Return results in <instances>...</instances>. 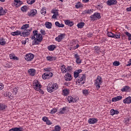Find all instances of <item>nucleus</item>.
I'll return each mask as SVG.
<instances>
[{
    "mask_svg": "<svg viewBox=\"0 0 131 131\" xmlns=\"http://www.w3.org/2000/svg\"><path fill=\"white\" fill-rule=\"evenodd\" d=\"M51 70H52L51 68H47L44 69V71L46 73H43L42 75V78L43 79H49V78H51V77H53V73L51 72Z\"/></svg>",
    "mask_w": 131,
    "mask_h": 131,
    "instance_id": "f257e3e1",
    "label": "nucleus"
},
{
    "mask_svg": "<svg viewBox=\"0 0 131 131\" xmlns=\"http://www.w3.org/2000/svg\"><path fill=\"white\" fill-rule=\"evenodd\" d=\"M42 35L39 33L35 39H34L32 41V46H36L39 45V42H41L42 41Z\"/></svg>",
    "mask_w": 131,
    "mask_h": 131,
    "instance_id": "f03ea898",
    "label": "nucleus"
},
{
    "mask_svg": "<svg viewBox=\"0 0 131 131\" xmlns=\"http://www.w3.org/2000/svg\"><path fill=\"white\" fill-rule=\"evenodd\" d=\"M58 89V84L56 83H54L53 84H49L47 86V91L49 93H53L54 91H56Z\"/></svg>",
    "mask_w": 131,
    "mask_h": 131,
    "instance_id": "7ed1b4c3",
    "label": "nucleus"
},
{
    "mask_svg": "<svg viewBox=\"0 0 131 131\" xmlns=\"http://www.w3.org/2000/svg\"><path fill=\"white\" fill-rule=\"evenodd\" d=\"M101 84H102V77H101V76H98L95 82L96 88L97 90H100V88H101Z\"/></svg>",
    "mask_w": 131,
    "mask_h": 131,
    "instance_id": "20e7f679",
    "label": "nucleus"
},
{
    "mask_svg": "<svg viewBox=\"0 0 131 131\" xmlns=\"http://www.w3.org/2000/svg\"><path fill=\"white\" fill-rule=\"evenodd\" d=\"M78 77V83H80L81 82L82 84H84V83H85V74L79 75Z\"/></svg>",
    "mask_w": 131,
    "mask_h": 131,
    "instance_id": "39448f33",
    "label": "nucleus"
},
{
    "mask_svg": "<svg viewBox=\"0 0 131 131\" xmlns=\"http://www.w3.org/2000/svg\"><path fill=\"white\" fill-rule=\"evenodd\" d=\"M40 84H39V82L37 80H35L34 82H33V86L34 89V90H36V91H38L39 89H40Z\"/></svg>",
    "mask_w": 131,
    "mask_h": 131,
    "instance_id": "423d86ee",
    "label": "nucleus"
},
{
    "mask_svg": "<svg viewBox=\"0 0 131 131\" xmlns=\"http://www.w3.org/2000/svg\"><path fill=\"white\" fill-rule=\"evenodd\" d=\"M34 58V55H33V54H32V53L27 54L25 56V60H26V61H32Z\"/></svg>",
    "mask_w": 131,
    "mask_h": 131,
    "instance_id": "0eeeda50",
    "label": "nucleus"
},
{
    "mask_svg": "<svg viewBox=\"0 0 131 131\" xmlns=\"http://www.w3.org/2000/svg\"><path fill=\"white\" fill-rule=\"evenodd\" d=\"M65 34H61L60 35H58V37L55 38V40L60 42L65 37Z\"/></svg>",
    "mask_w": 131,
    "mask_h": 131,
    "instance_id": "6e6552de",
    "label": "nucleus"
},
{
    "mask_svg": "<svg viewBox=\"0 0 131 131\" xmlns=\"http://www.w3.org/2000/svg\"><path fill=\"white\" fill-rule=\"evenodd\" d=\"M37 13V10L36 9H32L30 11V12L28 13V16H31V17H33V16H35Z\"/></svg>",
    "mask_w": 131,
    "mask_h": 131,
    "instance_id": "1a4fd4ad",
    "label": "nucleus"
},
{
    "mask_svg": "<svg viewBox=\"0 0 131 131\" xmlns=\"http://www.w3.org/2000/svg\"><path fill=\"white\" fill-rule=\"evenodd\" d=\"M106 3L108 6H113V5H116L117 4V1L108 0Z\"/></svg>",
    "mask_w": 131,
    "mask_h": 131,
    "instance_id": "9d476101",
    "label": "nucleus"
},
{
    "mask_svg": "<svg viewBox=\"0 0 131 131\" xmlns=\"http://www.w3.org/2000/svg\"><path fill=\"white\" fill-rule=\"evenodd\" d=\"M64 23L66 25H68L70 27H72V26L74 25V23L70 21L69 19L65 20Z\"/></svg>",
    "mask_w": 131,
    "mask_h": 131,
    "instance_id": "9b49d317",
    "label": "nucleus"
},
{
    "mask_svg": "<svg viewBox=\"0 0 131 131\" xmlns=\"http://www.w3.org/2000/svg\"><path fill=\"white\" fill-rule=\"evenodd\" d=\"M33 34L31 35V39H35V36L36 37L38 34V31L37 30H34L33 31Z\"/></svg>",
    "mask_w": 131,
    "mask_h": 131,
    "instance_id": "f8f14e48",
    "label": "nucleus"
},
{
    "mask_svg": "<svg viewBox=\"0 0 131 131\" xmlns=\"http://www.w3.org/2000/svg\"><path fill=\"white\" fill-rule=\"evenodd\" d=\"M101 48H100L99 46H95L94 47V52L95 54H98V55H100L101 54Z\"/></svg>",
    "mask_w": 131,
    "mask_h": 131,
    "instance_id": "ddd939ff",
    "label": "nucleus"
},
{
    "mask_svg": "<svg viewBox=\"0 0 131 131\" xmlns=\"http://www.w3.org/2000/svg\"><path fill=\"white\" fill-rule=\"evenodd\" d=\"M97 121H98V119H97L96 118H90L88 120V122L90 124H94V123H96V122H97Z\"/></svg>",
    "mask_w": 131,
    "mask_h": 131,
    "instance_id": "4468645a",
    "label": "nucleus"
},
{
    "mask_svg": "<svg viewBox=\"0 0 131 131\" xmlns=\"http://www.w3.org/2000/svg\"><path fill=\"white\" fill-rule=\"evenodd\" d=\"M28 35H30V32H28V30H26L25 32L20 33V36H23V37L28 36Z\"/></svg>",
    "mask_w": 131,
    "mask_h": 131,
    "instance_id": "2eb2a0df",
    "label": "nucleus"
},
{
    "mask_svg": "<svg viewBox=\"0 0 131 131\" xmlns=\"http://www.w3.org/2000/svg\"><path fill=\"white\" fill-rule=\"evenodd\" d=\"M124 104H130L131 103V97L129 96L128 97L126 98L123 101Z\"/></svg>",
    "mask_w": 131,
    "mask_h": 131,
    "instance_id": "dca6fc26",
    "label": "nucleus"
},
{
    "mask_svg": "<svg viewBox=\"0 0 131 131\" xmlns=\"http://www.w3.org/2000/svg\"><path fill=\"white\" fill-rule=\"evenodd\" d=\"M36 70L34 69H31L28 70V72L30 75L32 76H34L35 75Z\"/></svg>",
    "mask_w": 131,
    "mask_h": 131,
    "instance_id": "f3484780",
    "label": "nucleus"
},
{
    "mask_svg": "<svg viewBox=\"0 0 131 131\" xmlns=\"http://www.w3.org/2000/svg\"><path fill=\"white\" fill-rule=\"evenodd\" d=\"M122 99V96H118L116 97H114L112 98V102H117V101H120Z\"/></svg>",
    "mask_w": 131,
    "mask_h": 131,
    "instance_id": "a211bd4d",
    "label": "nucleus"
},
{
    "mask_svg": "<svg viewBox=\"0 0 131 131\" xmlns=\"http://www.w3.org/2000/svg\"><path fill=\"white\" fill-rule=\"evenodd\" d=\"M111 115H112V116H113V115H117V114H119V111H118V110H115L114 109H112L111 110Z\"/></svg>",
    "mask_w": 131,
    "mask_h": 131,
    "instance_id": "6ab92c4d",
    "label": "nucleus"
},
{
    "mask_svg": "<svg viewBox=\"0 0 131 131\" xmlns=\"http://www.w3.org/2000/svg\"><path fill=\"white\" fill-rule=\"evenodd\" d=\"M6 13L7 10H5L3 7H0V16H3V15H5Z\"/></svg>",
    "mask_w": 131,
    "mask_h": 131,
    "instance_id": "aec40b11",
    "label": "nucleus"
},
{
    "mask_svg": "<svg viewBox=\"0 0 131 131\" xmlns=\"http://www.w3.org/2000/svg\"><path fill=\"white\" fill-rule=\"evenodd\" d=\"M11 35H13V36H15L16 35H20L21 36V32L20 31H16L15 32H13L11 33Z\"/></svg>",
    "mask_w": 131,
    "mask_h": 131,
    "instance_id": "412c9836",
    "label": "nucleus"
},
{
    "mask_svg": "<svg viewBox=\"0 0 131 131\" xmlns=\"http://www.w3.org/2000/svg\"><path fill=\"white\" fill-rule=\"evenodd\" d=\"M129 89H130L129 86L126 85L122 89L121 91H122V92H129Z\"/></svg>",
    "mask_w": 131,
    "mask_h": 131,
    "instance_id": "4be33fe9",
    "label": "nucleus"
},
{
    "mask_svg": "<svg viewBox=\"0 0 131 131\" xmlns=\"http://www.w3.org/2000/svg\"><path fill=\"white\" fill-rule=\"evenodd\" d=\"M9 131H22V128L20 127H13L9 129Z\"/></svg>",
    "mask_w": 131,
    "mask_h": 131,
    "instance_id": "5701e85b",
    "label": "nucleus"
},
{
    "mask_svg": "<svg viewBox=\"0 0 131 131\" xmlns=\"http://www.w3.org/2000/svg\"><path fill=\"white\" fill-rule=\"evenodd\" d=\"M15 3H16V7H20L21 5L23 4V2L20 1V0H14Z\"/></svg>",
    "mask_w": 131,
    "mask_h": 131,
    "instance_id": "b1692460",
    "label": "nucleus"
},
{
    "mask_svg": "<svg viewBox=\"0 0 131 131\" xmlns=\"http://www.w3.org/2000/svg\"><path fill=\"white\" fill-rule=\"evenodd\" d=\"M57 47L54 45H52L48 47V49L49 51H54V50H55V49Z\"/></svg>",
    "mask_w": 131,
    "mask_h": 131,
    "instance_id": "393cba45",
    "label": "nucleus"
},
{
    "mask_svg": "<svg viewBox=\"0 0 131 131\" xmlns=\"http://www.w3.org/2000/svg\"><path fill=\"white\" fill-rule=\"evenodd\" d=\"M45 26L46 28H48V29H51V28H52V23L49 21H47L45 24Z\"/></svg>",
    "mask_w": 131,
    "mask_h": 131,
    "instance_id": "a878e982",
    "label": "nucleus"
},
{
    "mask_svg": "<svg viewBox=\"0 0 131 131\" xmlns=\"http://www.w3.org/2000/svg\"><path fill=\"white\" fill-rule=\"evenodd\" d=\"M68 101L70 103H75L76 102V100H73V97L72 96H69L68 98Z\"/></svg>",
    "mask_w": 131,
    "mask_h": 131,
    "instance_id": "bb28decb",
    "label": "nucleus"
},
{
    "mask_svg": "<svg viewBox=\"0 0 131 131\" xmlns=\"http://www.w3.org/2000/svg\"><path fill=\"white\" fill-rule=\"evenodd\" d=\"M55 25L57 27L63 28V27H64L65 25L63 24H60L59 21L55 22Z\"/></svg>",
    "mask_w": 131,
    "mask_h": 131,
    "instance_id": "cd10ccee",
    "label": "nucleus"
},
{
    "mask_svg": "<svg viewBox=\"0 0 131 131\" xmlns=\"http://www.w3.org/2000/svg\"><path fill=\"white\" fill-rule=\"evenodd\" d=\"M27 28H29V24L24 25L20 28L21 30H26Z\"/></svg>",
    "mask_w": 131,
    "mask_h": 131,
    "instance_id": "c85d7f7f",
    "label": "nucleus"
},
{
    "mask_svg": "<svg viewBox=\"0 0 131 131\" xmlns=\"http://www.w3.org/2000/svg\"><path fill=\"white\" fill-rule=\"evenodd\" d=\"M6 43H7V42L5 41V39H4V38H0L1 46H5Z\"/></svg>",
    "mask_w": 131,
    "mask_h": 131,
    "instance_id": "c756f323",
    "label": "nucleus"
},
{
    "mask_svg": "<svg viewBox=\"0 0 131 131\" xmlns=\"http://www.w3.org/2000/svg\"><path fill=\"white\" fill-rule=\"evenodd\" d=\"M63 96H68L69 95V90L64 89L62 91Z\"/></svg>",
    "mask_w": 131,
    "mask_h": 131,
    "instance_id": "7c9ffc66",
    "label": "nucleus"
},
{
    "mask_svg": "<svg viewBox=\"0 0 131 131\" xmlns=\"http://www.w3.org/2000/svg\"><path fill=\"white\" fill-rule=\"evenodd\" d=\"M4 96L5 97H7L8 98H11V97H12V98H13L12 93H10V92H6L4 93Z\"/></svg>",
    "mask_w": 131,
    "mask_h": 131,
    "instance_id": "2f4dec72",
    "label": "nucleus"
},
{
    "mask_svg": "<svg viewBox=\"0 0 131 131\" xmlns=\"http://www.w3.org/2000/svg\"><path fill=\"white\" fill-rule=\"evenodd\" d=\"M84 25H85L84 23L81 22V23H78L77 24V26L79 28H83V26H84Z\"/></svg>",
    "mask_w": 131,
    "mask_h": 131,
    "instance_id": "473e14b6",
    "label": "nucleus"
},
{
    "mask_svg": "<svg viewBox=\"0 0 131 131\" xmlns=\"http://www.w3.org/2000/svg\"><path fill=\"white\" fill-rule=\"evenodd\" d=\"M94 15L95 16V18L97 19H101V14L100 13L95 12Z\"/></svg>",
    "mask_w": 131,
    "mask_h": 131,
    "instance_id": "72a5a7b5",
    "label": "nucleus"
},
{
    "mask_svg": "<svg viewBox=\"0 0 131 131\" xmlns=\"http://www.w3.org/2000/svg\"><path fill=\"white\" fill-rule=\"evenodd\" d=\"M60 69L62 73H66V71L67 70H66V68H65V66L64 65L61 66Z\"/></svg>",
    "mask_w": 131,
    "mask_h": 131,
    "instance_id": "f704fd0d",
    "label": "nucleus"
},
{
    "mask_svg": "<svg viewBox=\"0 0 131 131\" xmlns=\"http://www.w3.org/2000/svg\"><path fill=\"white\" fill-rule=\"evenodd\" d=\"M93 9H90V10H85L83 12L84 14H92L93 13Z\"/></svg>",
    "mask_w": 131,
    "mask_h": 131,
    "instance_id": "c9c22d12",
    "label": "nucleus"
},
{
    "mask_svg": "<svg viewBox=\"0 0 131 131\" xmlns=\"http://www.w3.org/2000/svg\"><path fill=\"white\" fill-rule=\"evenodd\" d=\"M107 35L108 36V37H113V38L114 37V34L111 32H108Z\"/></svg>",
    "mask_w": 131,
    "mask_h": 131,
    "instance_id": "e433bc0d",
    "label": "nucleus"
},
{
    "mask_svg": "<svg viewBox=\"0 0 131 131\" xmlns=\"http://www.w3.org/2000/svg\"><path fill=\"white\" fill-rule=\"evenodd\" d=\"M82 93H83V95H85V96H88V95H89V94H90V91H89V90H88L86 89H85L82 91Z\"/></svg>",
    "mask_w": 131,
    "mask_h": 131,
    "instance_id": "4c0bfd02",
    "label": "nucleus"
},
{
    "mask_svg": "<svg viewBox=\"0 0 131 131\" xmlns=\"http://www.w3.org/2000/svg\"><path fill=\"white\" fill-rule=\"evenodd\" d=\"M6 105L2 103L0 104V110H5V109H6Z\"/></svg>",
    "mask_w": 131,
    "mask_h": 131,
    "instance_id": "58836bf2",
    "label": "nucleus"
},
{
    "mask_svg": "<svg viewBox=\"0 0 131 131\" xmlns=\"http://www.w3.org/2000/svg\"><path fill=\"white\" fill-rule=\"evenodd\" d=\"M90 20L91 21H96V20H97V19L96 18V16H95L94 14L91 15L90 17Z\"/></svg>",
    "mask_w": 131,
    "mask_h": 131,
    "instance_id": "ea45409f",
    "label": "nucleus"
},
{
    "mask_svg": "<svg viewBox=\"0 0 131 131\" xmlns=\"http://www.w3.org/2000/svg\"><path fill=\"white\" fill-rule=\"evenodd\" d=\"M22 12H27V6H24L21 8Z\"/></svg>",
    "mask_w": 131,
    "mask_h": 131,
    "instance_id": "a19ab883",
    "label": "nucleus"
},
{
    "mask_svg": "<svg viewBox=\"0 0 131 131\" xmlns=\"http://www.w3.org/2000/svg\"><path fill=\"white\" fill-rule=\"evenodd\" d=\"M55 130L56 131H60L61 130V126H60V125H59L55 126Z\"/></svg>",
    "mask_w": 131,
    "mask_h": 131,
    "instance_id": "79ce46f5",
    "label": "nucleus"
},
{
    "mask_svg": "<svg viewBox=\"0 0 131 131\" xmlns=\"http://www.w3.org/2000/svg\"><path fill=\"white\" fill-rule=\"evenodd\" d=\"M125 34H126V35H127V36H128V39L129 40H131V34H130V33H129L128 32H125Z\"/></svg>",
    "mask_w": 131,
    "mask_h": 131,
    "instance_id": "37998d69",
    "label": "nucleus"
},
{
    "mask_svg": "<svg viewBox=\"0 0 131 131\" xmlns=\"http://www.w3.org/2000/svg\"><path fill=\"white\" fill-rule=\"evenodd\" d=\"M114 38H120V33H118L116 35L114 34Z\"/></svg>",
    "mask_w": 131,
    "mask_h": 131,
    "instance_id": "c03bdc74",
    "label": "nucleus"
},
{
    "mask_svg": "<svg viewBox=\"0 0 131 131\" xmlns=\"http://www.w3.org/2000/svg\"><path fill=\"white\" fill-rule=\"evenodd\" d=\"M74 77L75 78H77V77H79V74L76 72V71L74 73Z\"/></svg>",
    "mask_w": 131,
    "mask_h": 131,
    "instance_id": "a18cd8bd",
    "label": "nucleus"
},
{
    "mask_svg": "<svg viewBox=\"0 0 131 131\" xmlns=\"http://www.w3.org/2000/svg\"><path fill=\"white\" fill-rule=\"evenodd\" d=\"M58 111V110H57L56 108H53V110H52L50 112L51 114H55V113H56V112H57Z\"/></svg>",
    "mask_w": 131,
    "mask_h": 131,
    "instance_id": "49530a36",
    "label": "nucleus"
},
{
    "mask_svg": "<svg viewBox=\"0 0 131 131\" xmlns=\"http://www.w3.org/2000/svg\"><path fill=\"white\" fill-rule=\"evenodd\" d=\"M113 65L114 66H119V65H120V62L117 61H114L113 62Z\"/></svg>",
    "mask_w": 131,
    "mask_h": 131,
    "instance_id": "de8ad7c7",
    "label": "nucleus"
},
{
    "mask_svg": "<svg viewBox=\"0 0 131 131\" xmlns=\"http://www.w3.org/2000/svg\"><path fill=\"white\" fill-rule=\"evenodd\" d=\"M75 8L76 9H79V8H81V4H80V2L78 3L76 5H75Z\"/></svg>",
    "mask_w": 131,
    "mask_h": 131,
    "instance_id": "09e8293b",
    "label": "nucleus"
},
{
    "mask_svg": "<svg viewBox=\"0 0 131 131\" xmlns=\"http://www.w3.org/2000/svg\"><path fill=\"white\" fill-rule=\"evenodd\" d=\"M52 13L54 14V15H57V16H59V13H58L57 10H53L52 11Z\"/></svg>",
    "mask_w": 131,
    "mask_h": 131,
    "instance_id": "8fccbe9b",
    "label": "nucleus"
},
{
    "mask_svg": "<svg viewBox=\"0 0 131 131\" xmlns=\"http://www.w3.org/2000/svg\"><path fill=\"white\" fill-rule=\"evenodd\" d=\"M40 32L41 33L42 35H46V31L45 30L41 29Z\"/></svg>",
    "mask_w": 131,
    "mask_h": 131,
    "instance_id": "3c124183",
    "label": "nucleus"
},
{
    "mask_svg": "<svg viewBox=\"0 0 131 131\" xmlns=\"http://www.w3.org/2000/svg\"><path fill=\"white\" fill-rule=\"evenodd\" d=\"M17 93H18V89L14 88L13 89V94H14V95H17Z\"/></svg>",
    "mask_w": 131,
    "mask_h": 131,
    "instance_id": "603ef678",
    "label": "nucleus"
},
{
    "mask_svg": "<svg viewBox=\"0 0 131 131\" xmlns=\"http://www.w3.org/2000/svg\"><path fill=\"white\" fill-rule=\"evenodd\" d=\"M76 62L77 64H80L81 63V60H80V58H77L76 60Z\"/></svg>",
    "mask_w": 131,
    "mask_h": 131,
    "instance_id": "864d4df0",
    "label": "nucleus"
},
{
    "mask_svg": "<svg viewBox=\"0 0 131 131\" xmlns=\"http://www.w3.org/2000/svg\"><path fill=\"white\" fill-rule=\"evenodd\" d=\"M47 12V10L46 9H42L41 11V13L42 14V15H46V13Z\"/></svg>",
    "mask_w": 131,
    "mask_h": 131,
    "instance_id": "5fc2aeb1",
    "label": "nucleus"
},
{
    "mask_svg": "<svg viewBox=\"0 0 131 131\" xmlns=\"http://www.w3.org/2000/svg\"><path fill=\"white\" fill-rule=\"evenodd\" d=\"M66 75L68 78H70V79H71V74L67 73Z\"/></svg>",
    "mask_w": 131,
    "mask_h": 131,
    "instance_id": "6e6d98bb",
    "label": "nucleus"
},
{
    "mask_svg": "<svg viewBox=\"0 0 131 131\" xmlns=\"http://www.w3.org/2000/svg\"><path fill=\"white\" fill-rule=\"evenodd\" d=\"M48 120V117H43L42 118V120H43V121H45V122H46Z\"/></svg>",
    "mask_w": 131,
    "mask_h": 131,
    "instance_id": "4d7b16f0",
    "label": "nucleus"
},
{
    "mask_svg": "<svg viewBox=\"0 0 131 131\" xmlns=\"http://www.w3.org/2000/svg\"><path fill=\"white\" fill-rule=\"evenodd\" d=\"M38 92H39V93L40 94H45V92H43V90L40 89V88L38 90Z\"/></svg>",
    "mask_w": 131,
    "mask_h": 131,
    "instance_id": "13d9d810",
    "label": "nucleus"
},
{
    "mask_svg": "<svg viewBox=\"0 0 131 131\" xmlns=\"http://www.w3.org/2000/svg\"><path fill=\"white\" fill-rule=\"evenodd\" d=\"M48 61H52V56H49L47 57Z\"/></svg>",
    "mask_w": 131,
    "mask_h": 131,
    "instance_id": "bf43d9fd",
    "label": "nucleus"
},
{
    "mask_svg": "<svg viewBox=\"0 0 131 131\" xmlns=\"http://www.w3.org/2000/svg\"><path fill=\"white\" fill-rule=\"evenodd\" d=\"M67 69L68 71H71V70H72V68L71 66H69L67 68Z\"/></svg>",
    "mask_w": 131,
    "mask_h": 131,
    "instance_id": "052dcab7",
    "label": "nucleus"
},
{
    "mask_svg": "<svg viewBox=\"0 0 131 131\" xmlns=\"http://www.w3.org/2000/svg\"><path fill=\"white\" fill-rule=\"evenodd\" d=\"M47 124H48V125H50L51 124H52V122H51V121L49 120V119L47 120V121L46 122Z\"/></svg>",
    "mask_w": 131,
    "mask_h": 131,
    "instance_id": "680f3d73",
    "label": "nucleus"
},
{
    "mask_svg": "<svg viewBox=\"0 0 131 131\" xmlns=\"http://www.w3.org/2000/svg\"><path fill=\"white\" fill-rule=\"evenodd\" d=\"M74 57L75 59H78L79 58V55H78V54H75Z\"/></svg>",
    "mask_w": 131,
    "mask_h": 131,
    "instance_id": "e2e57ef3",
    "label": "nucleus"
},
{
    "mask_svg": "<svg viewBox=\"0 0 131 131\" xmlns=\"http://www.w3.org/2000/svg\"><path fill=\"white\" fill-rule=\"evenodd\" d=\"M76 72H77L79 74L81 72H82V70L81 69H79L76 70Z\"/></svg>",
    "mask_w": 131,
    "mask_h": 131,
    "instance_id": "0e129e2a",
    "label": "nucleus"
},
{
    "mask_svg": "<svg viewBox=\"0 0 131 131\" xmlns=\"http://www.w3.org/2000/svg\"><path fill=\"white\" fill-rule=\"evenodd\" d=\"M5 67L8 68H10V67H11V66H10V63H6L5 64Z\"/></svg>",
    "mask_w": 131,
    "mask_h": 131,
    "instance_id": "69168bd1",
    "label": "nucleus"
},
{
    "mask_svg": "<svg viewBox=\"0 0 131 131\" xmlns=\"http://www.w3.org/2000/svg\"><path fill=\"white\" fill-rule=\"evenodd\" d=\"M126 11L127 12H130L131 11V6L130 7H129V8H126Z\"/></svg>",
    "mask_w": 131,
    "mask_h": 131,
    "instance_id": "338daca9",
    "label": "nucleus"
},
{
    "mask_svg": "<svg viewBox=\"0 0 131 131\" xmlns=\"http://www.w3.org/2000/svg\"><path fill=\"white\" fill-rule=\"evenodd\" d=\"M128 64H127V66H130L131 65V59H129V61L128 62Z\"/></svg>",
    "mask_w": 131,
    "mask_h": 131,
    "instance_id": "774afa93",
    "label": "nucleus"
}]
</instances>
